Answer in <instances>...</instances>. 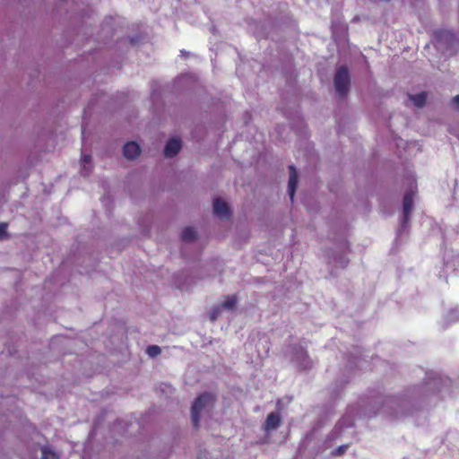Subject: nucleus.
<instances>
[{
  "label": "nucleus",
  "mask_w": 459,
  "mask_h": 459,
  "mask_svg": "<svg viewBox=\"0 0 459 459\" xmlns=\"http://www.w3.org/2000/svg\"><path fill=\"white\" fill-rule=\"evenodd\" d=\"M123 153L126 158L134 160L141 153L140 145L135 142H128L124 145Z\"/></svg>",
  "instance_id": "6"
},
{
  "label": "nucleus",
  "mask_w": 459,
  "mask_h": 459,
  "mask_svg": "<svg viewBox=\"0 0 459 459\" xmlns=\"http://www.w3.org/2000/svg\"><path fill=\"white\" fill-rule=\"evenodd\" d=\"M410 99L416 107L422 108L426 104L427 94L426 92H420L415 95H410Z\"/></svg>",
  "instance_id": "10"
},
{
  "label": "nucleus",
  "mask_w": 459,
  "mask_h": 459,
  "mask_svg": "<svg viewBox=\"0 0 459 459\" xmlns=\"http://www.w3.org/2000/svg\"><path fill=\"white\" fill-rule=\"evenodd\" d=\"M290 169V178H289V186H288V191L290 195V198L291 202H293L294 195L298 186V172L293 165H290L289 167Z\"/></svg>",
  "instance_id": "7"
},
{
  "label": "nucleus",
  "mask_w": 459,
  "mask_h": 459,
  "mask_svg": "<svg viewBox=\"0 0 459 459\" xmlns=\"http://www.w3.org/2000/svg\"><path fill=\"white\" fill-rule=\"evenodd\" d=\"M181 148V140L178 137L171 138L164 148V155L168 158H172L180 152Z\"/></svg>",
  "instance_id": "4"
},
{
  "label": "nucleus",
  "mask_w": 459,
  "mask_h": 459,
  "mask_svg": "<svg viewBox=\"0 0 459 459\" xmlns=\"http://www.w3.org/2000/svg\"><path fill=\"white\" fill-rule=\"evenodd\" d=\"M82 169L81 170V173L82 176L86 177L90 174L91 169H87L86 165L90 164L91 161V156L90 154H82Z\"/></svg>",
  "instance_id": "12"
},
{
  "label": "nucleus",
  "mask_w": 459,
  "mask_h": 459,
  "mask_svg": "<svg viewBox=\"0 0 459 459\" xmlns=\"http://www.w3.org/2000/svg\"><path fill=\"white\" fill-rule=\"evenodd\" d=\"M413 207V194L411 192H407L403 196V211L404 215V220L408 221L412 211Z\"/></svg>",
  "instance_id": "8"
},
{
  "label": "nucleus",
  "mask_w": 459,
  "mask_h": 459,
  "mask_svg": "<svg viewBox=\"0 0 459 459\" xmlns=\"http://www.w3.org/2000/svg\"><path fill=\"white\" fill-rule=\"evenodd\" d=\"M197 238L196 230L193 227H186L181 232V239L185 242H191Z\"/></svg>",
  "instance_id": "9"
},
{
  "label": "nucleus",
  "mask_w": 459,
  "mask_h": 459,
  "mask_svg": "<svg viewBox=\"0 0 459 459\" xmlns=\"http://www.w3.org/2000/svg\"><path fill=\"white\" fill-rule=\"evenodd\" d=\"M281 417L279 412H270L263 424V429L266 432L275 430L281 425Z\"/></svg>",
  "instance_id": "3"
},
{
  "label": "nucleus",
  "mask_w": 459,
  "mask_h": 459,
  "mask_svg": "<svg viewBox=\"0 0 459 459\" xmlns=\"http://www.w3.org/2000/svg\"><path fill=\"white\" fill-rule=\"evenodd\" d=\"M453 103L456 106L457 108H459V95H456L453 99Z\"/></svg>",
  "instance_id": "18"
},
{
  "label": "nucleus",
  "mask_w": 459,
  "mask_h": 459,
  "mask_svg": "<svg viewBox=\"0 0 459 459\" xmlns=\"http://www.w3.org/2000/svg\"><path fill=\"white\" fill-rule=\"evenodd\" d=\"M41 453V459H59L58 455L47 446L42 447Z\"/></svg>",
  "instance_id": "13"
},
{
  "label": "nucleus",
  "mask_w": 459,
  "mask_h": 459,
  "mask_svg": "<svg viewBox=\"0 0 459 459\" xmlns=\"http://www.w3.org/2000/svg\"><path fill=\"white\" fill-rule=\"evenodd\" d=\"M213 212L220 218H229L230 216L229 205L221 198L213 201Z\"/></svg>",
  "instance_id": "5"
},
{
  "label": "nucleus",
  "mask_w": 459,
  "mask_h": 459,
  "mask_svg": "<svg viewBox=\"0 0 459 459\" xmlns=\"http://www.w3.org/2000/svg\"><path fill=\"white\" fill-rule=\"evenodd\" d=\"M6 229H7L6 223H0V239L4 238L7 235Z\"/></svg>",
  "instance_id": "17"
},
{
  "label": "nucleus",
  "mask_w": 459,
  "mask_h": 459,
  "mask_svg": "<svg viewBox=\"0 0 459 459\" xmlns=\"http://www.w3.org/2000/svg\"><path fill=\"white\" fill-rule=\"evenodd\" d=\"M215 397L209 393L200 394L193 403L191 407V420L193 427L198 429L200 421V413L207 406H213Z\"/></svg>",
  "instance_id": "1"
},
{
  "label": "nucleus",
  "mask_w": 459,
  "mask_h": 459,
  "mask_svg": "<svg viewBox=\"0 0 459 459\" xmlns=\"http://www.w3.org/2000/svg\"><path fill=\"white\" fill-rule=\"evenodd\" d=\"M351 78L346 66H340L333 77V85L336 93L340 97H345L349 91Z\"/></svg>",
  "instance_id": "2"
},
{
  "label": "nucleus",
  "mask_w": 459,
  "mask_h": 459,
  "mask_svg": "<svg viewBox=\"0 0 459 459\" xmlns=\"http://www.w3.org/2000/svg\"><path fill=\"white\" fill-rule=\"evenodd\" d=\"M161 350L158 345H150L146 349V353L152 358L158 356Z\"/></svg>",
  "instance_id": "14"
},
{
  "label": "nucleus",
  "mask_w": 459,
  "mask_h": 459,
  "mask_svg": "<svg viewBox=\"0 0 459 459\" xmlns=\"http://www.w3.org/2000/svg\"><path fill=\"white\" fill-rule=\"evenodd\" d=\"M237 304L236 296H227L225 300L219 306L221 308L232 310L235 308Z\"/></svg>",
  "instance_id": "11"
},
{
  "label": "nucleus",
  "mask_w": 459,
  "mask_h": 459,
  "mask_svg": "<svg viewBox=\"0 0 459 459\" xmlns=\"http://www.w3.org/2000/svg\"><path fill=\"white\" fill-rule=\"evenodd\" d=\"M348 448L349 445H342L337 448L333 449L331 454L333 456H340L342 455L348 450Z\"/></svg>",
  "instance_id": "15"
},
{
  "label": "nucleus",
  "mask_w": 459,
  "mask_h": 459,
  "mask_svg": "<svg viewBox=\"0 0 459 459\" xmlns=\"http://www.w3.org/2000/svg\"><path fill=\"white\" fill-rule=\"evenodd\" d=\"M221 307L218 306V307H213L210 312V320L212 322L216 321L217 318L219 317V316L221 315Z\"/></svg>",
  "instance_id": "16"
}]
</instances>
